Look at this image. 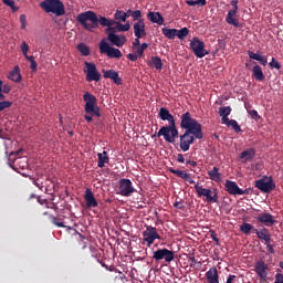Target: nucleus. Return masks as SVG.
<instances>
[{
    "mask_svg": "<svg viewBox=\"0 0 283 283\" xmlns=\"http://www.w3.org/2000/svg\"><path fill=\"white\" fill-rule=\"evenodd\" d=\"M177 161H179V163H185V157H184V155H181V154H179V155H177Z\"/></svg>",
    "mask_w": 283,
    "mask_h": 283,
    "instance_id": "63",
    "label": "nucleus"
},
{
    "mask_svg": "<svg viewBox=\"0 0 283 283\" xmlns=\"http://www.w3.org/2000/svg\"><path fill=\"white\" fill-rule=\"evenodd\" d=\"M193 189L195 191H197L198 197H205L207 202H218L219 200L218 192H214V195L212 196V191L210 189L202 188L201 186H199V184H196L193 186Z\"/></svg>",
    "mask_w": 283,
    "mask_h": 283,
    "instance_id": "12",
    "label": "nucleus"
},
{
    "mask_svg": "<svg viewBox=\"0 0 283 283\" xmlns=\"http://www.w3.org/2000/svg\"><path fill=\"white\" fill-rule=\"evenodd\" d=\"M134 21H138L142 18V11L140 10H134L132 15Z\"/></svg>",
    "mask_w": 283,
    "mask_h": 283,
    "instance_id": "51",
    "label": "nucleus"
},
{
    "mask_svg": "<svg viewBox=\"0 0 283 283\" xmlns=\"http://www.w3.org/2000/svg\"><path fill=\"white\" fill-rule=\"evenodd\" d=\"M30 69L33 70V72L36 71V69H38V63L35 62V60L32 61V62H30Z\"/></svg>",
    "mask_w": 283,
    "mask_h": 283,
    "instance_id": "59",
    "label": "nucleus"
},
{
    "mask_svg": "<svg viewBox=\"0 0 283 283\" xmlns=\"http://www.w3.org/2000/svg\"><path fill=\"white\" fill-rule=\"evenodd\" d=\"M186 3L190 7H196L198 4L197 0H187Z\"/></svg>",
    "mask_w": 283,
    "mask_h": 283,
    "instance_id": "61",
    "label": "nucleus"
},
{
    "mask_svg": "<svg viewBox=\"0 0 283 283\" xmlns=\"http://www.w3.org/2000/svg\"><path fill=\"white\" fill-rule=\"evenodd\" d=\"M103 74L105 78H111L116 85H123V78L119 77L118 72L115 70L103 69Z\"/></svg>",
    "mask_w": 283,
    "mask_h": 283,
    "instance_id": "19",
    "label": "nucleus"
},
{
    "mask_svg": "<svg viewBox=\"0 0 283 283\" xmlns=\"http://www.w3.org/2000/svg\"><path fill=\"white\" fill-rule=\"evenodd\" d=\"M149 49V44L143 43L142 45L138 46H133V52H135L136 55L139 57L144 56V52Z\"/></svg>",
    "mask_w": 283,
    "mask_h": 283,
    "instance_id": "36",
    "label": "nucleus"
},
{
    "mask_svg": "<svg viewBox=\"0 0 283 283\" xmlns=\"http://www.w3.org/2000/svg\"><path fill=\"white\" fill-rule=\"evenodd\" d=\"M52 223H53L55 227L65 228L64 223H63V222H59L56 218H54V219L52 220Z\"/></svg>",
    "mask_w": 283,
    "mask_h": 283,
    "instance_id": "57",
    "label": "nucleus"
},
{
    "mask_svg": "<svg viewBox=\"0 0 283 283\" xmlns=\"http://www.w3.org/2000/svg\"><path fill=\"white\" fill-rule=\"evenodd\" d=\"M161 33L166 39L174 40L176 38L177 29L163 28Z\"/></svg>",
    "mask_w": 283,
    "mask_h": 283,
    "instance_id": "37",
    "label": "nucleus"
},
{
    "mask_svg": "<svg viewBox=\"0 0 283 283\" xmlns=\"http://www.w3.org/2000/svg\"><path fill=\"white\" fill-rule=\"evenodd\" d=\"M254 234H256V237L260 240H265V239L270 238L271 232L268 229L263 228L261 230H258V229L254 230Z\"/></svg>",
    "mask_w": 283,
    "mask_h": 283,
    "instance_id": "39",
    "label": "nucleus"
},
{
    "mask_svg": "<svg viewBox=\"0 0 283 283\" xmlns=\"http://www.w3.org/2000/svg\"><path fill=\"white\" fill-rule=\"evenodd\" d=\"M269 66L271 69L281 70V64L275 60V57H272V61L269 63Z\"/></svg>",
    "mask_w": 283,
    "mask_h": 283,
    "instance_id": "47",
    "label": "nucleus"
},
{
    "mask_svg": "<svg viewBox=\"0 0 283 283\" xmlns=\"http://www.w3.org/2000/svg\"><path fill=\"white\" fill-rule=\"evenodd\" d=\"M150 67H155V70L160 71L163 69L161 59L158 56L151 57L149 62Z\"/></svg>",
    "mask_w": 283,
    "mask_h": 283,
    "instance_id": "38",
    "label": "nucleus"
},
{
    "mask_svg": "<svg viewBox=\"0 0 283 283\" xmlns=\"http://www.w3.org/2000/svg\"><path fill=\"white\" fill-rule=\"evenodd\" d=\"M219 116L221 117V123H227L228 122V116L232 114V107L231 106H220Z\"/></svg>",
    "mask_w": 283,
    "mask_h": 283,
    "instance_id": "25",
    "label": "nucleus"
},
{
    "mask_svg": "<svg viewBox=\"0 0 283 283\" xmlns=\"http://www.w3.org/2000/svg\"><path fill=\"white\" fill-rule=\"evenodd\" d=\"M258 222L264 224L265 227H273L275 224V219L271 213H261L256 218Z\"/></svg>",
    "mask_w": 283,
    "mask_h": 283,
    "instance_id": "21",
    "label": "nucleus"
},
{
    "mask_svg": "<svg viewBox=\"0 0 283 283\" xmlns=\"http://www.w3.org/2000/svg\"><path fill=\"white\" fill-rule=\"evenodd\" d=\"M77 51L83 55V56H88L91 53V50L87 45L84 43H81L77 45Z\"/></svg>",
    "mask_w": 283,
    "mask_h": 283,
    "instance_id": "40",
    "label": "nucleus"
},
{
    "mask_svg": "<svg viewBox=\"0 0 283 283\" xmlns=\"http://www.w3.org/2000/svg\"><path fill=\"white\" fill-rule=\"evenodd\" d=\"M255 156V150L253 148L247 149L240 155V159H243L244 163L253 160Z\"/></svg>",
    "mask_w": 283,
    "mask_h": 283,
    "instance_id": "32",
    "label": "nucleus"
},
{
    "mask_svg": "<svg viewBox=\"0 0 283 283\" xmlns=\"http://www.w3.org/2000/svg\"><path fill=\"white\" fill-rule=\"evenodd\" d=\"M9 80H11L14 83H20L22 80V75L20 73V67L14 66V69L9 74Z\"/></svg>",
    "mask_w": 283,
    "mask_h": 283,
    "instance_id": "30",
    "label": "nucleus"
},
{
    "mask_svg": "<svg viewBox=\"0 0 283 283\" xmlns=\"http://www.w3.org/2000/svg\"><path fill=\"white\" fill-rule=\"evenodd\" d=\"M1 91L3 94H9L11 92V86L9 84L1 85Z\"/></svg>",
    "mask_w": 283,
    "mask_h": 283,
    "instance_id": "53",
    "label": "nucleus"
},
{
    "mask_svg": "<svg viewBox=\"0 0 283 283\" xmlns=\"http://www.w3.org/2000/svg\"><path fill=\"white\" fill-rule=\"evenodd\" d=\"M268 269L269 265L263 261L260 260L255 263L254 265V272L256 273V275L260 279V282H265L266 277H268Z\"/></svg>",
    "mask_w": 283,
    "mask_h": 283,
    "instance_id": "15",
    "label": "nucleus"
},
{
    "mask_svg": "<svg viewBox=\"0 0 283 283\" xmlns=\"http://www.w3.org/2000/svg\"><path fill=\"white\" fill-rule=\"evenodd\" d=\"M140 39H142V38L136 36L135 41L133 42V48H135V46H140V45H142V44H140Z\"/></svg>",
    "mask_w": 283,
    "mask_h": 283,
    "instance_id": "60",
    "label": "nucleus"
},
{
    "mask_svg": "<svg viewBox=\"0 0 283 283\" xmlns=\"http://www.w3.org/2000/svg\"><path fill=\"white\" fill-rule=\"evenodd\" d=\"M210 237L216 242V245H220V240H219L218 234L216 233L214 230H210Z\"/></svg>",
    "mask_w": 283,
    "mask_h": 283,
    "instance_id": "48",
    "label": "nucleus"
},
{
    "mask_svg": "<svg viewBox=\"0 0 283 283\" xmlns=\"http://www.w3.org/2000/svg\"><path fill=\"white\" fill-rule=\"evenodd\" d=\"M249 114L252 116L253 119L260 118L259 112L255 109L250 111Z\"/></svg>",
    "mask_w": 283,
    "mask_h": 283,
    "instance_id": "56",
    "label": "nucleus"
},
{
    "mask_svg": "<svg viewBox=\"0 0 283 283\" xmlns=\"http://www.w3.org/2000/svg\"><path fill=\"white\" fill-rule=\"evenodd\" d=\"M115 20L118 22H126L127 18L124 11L117 10L115 13Z\"/></svg>",
    "mask_w": 283,
    "mask_h": 283,
    "instance_id": "43",
    "label": "nucleus"
},
{
    "mask_svg": "<svg viewBox=\"0 0 283 283\" xmlns=\"http://www.w3.org/2000/svg\"><path fill=\"white\" fill-rule=\"evenodd\" d=\"M17 165H18L20 168H22L23 170L29 167L28 159L24 158V157H21L20 159H18Z\"/></svg>",
    "mask_w": 283,
    "mask_h": 283,
    "instance_id": "44",
    "label": "nucleus"
},
{
    "mask_svg": "<svg viewBox=\"0 0 283 283\" xmlns=\"http://www.w3.org/2000/svg\"><path fill=\"white\" fill-rule=\"evenodd\" d=\"M206 280L207 283H220L218 268H210V270L206 272Z\"/></svg>",
    "mask_w": 283,
    "mask_h": 283,
    "instance_id": "23",
    "label": "nucleus"
},
{
    "mask_svg": "<svg viewBox=\"0 0 283 283\" xmlns=\"http://www.w3.org/2000/svg\"><path fill=\"white\" fill-rule=\"evenodd\" d=\"M221 124L227 125V127H232V129L237 134L241 133V127L239 126V123L235 119L228 118L227 122H221Z\"/></svg>",
    "mask_w": 283,
    "mask_h": 283,
    "instance_id": "35",
    "label": "nucleus"
},
{
    "mask_svg": "<svg viewBox=\"0 0 283 283\" xmlns=\"http://www.w3.org/2000/svg\"><path fill=\"white\" fill-rule=\"evenodd\" d=\"M238 0H232L231 1V6L232 9L228 11V15L226 18V21L229 25H232L233 28H240L241 24L239 22V20L237 19V13L239 10V6H238Z\"/></svg>",
    "mask_w": 283,
    "mask_h": 283,
    "instance_id": "10",
    "label": "nucleus"
},
{
    "mask_svg": "<svg viewBox=\"0 0 283 283\" xmlns=\"http://www.w3.org/2000/svg\"><path fill=\"white\" fill-rule=\"evenodd\" d=\"M208 176H210L212 181L220 182L222 174L220 172V168L213 167L211 170H208Z\"/></svg>",
    "mask_w": 283,
    "mask_h": 283,
    "instance_id": "29",
    "label": "nucleus"
},
{
    "mask_svg": "<svg viewBox=\"0 0 283 283\" xmlns=\"http://www.w3.org/2000/svg\"><path fill=\"white\" fill-rule=\"evenodd\" d=\"M189 261L191 262L190 268L195 269L196 264L198 263V260L193 255H191L189 256Z\"/></svg>",
    "mask_w": 283,
    "mask_h": 283,
    "instance_id": "55",
    "label": "nucleus"
},
{
    "mask_svg": "<svg viewBox=\"0 0 283 283\" xmlns=\"http://www.w3.org/2000/svg\"><path fill=\"white\" fill-rule=\"evenodd\" d=\"M2 1H3L4 4H7L8 7H10L13 12L19 11V7H15L14 0H2Z\"/></svg>",
    "mask_w": 283,
    "mask_h": 283,
    "instance_id": "45",
    "label": "nucleus"
},
{
    "mask_svg": "<svg viewBox=\"0 0 283 283\" xmlns=\"http://www.w3.org/2000/svg\"><path fill=\"white\" fill-rule=\"evenodd\" d=\"M253 72V77L258 81V82H263L265 80V75L262 71V67L260 65H255L252 69Z\"/></svg>",
    "mask_w": 283,
    "mask_h": 283,
    "instance_id": "31",
    "label": "nucleus"
},
{
    "mask_svg": "<svg viewBox=\"0 0 283 283\" xmlns=\"http://www.w3.org/2000/svg\"><path fill=\"white\" fill-rule=\"evenodd\" d=\"M0 138L8 139V135L3 132V129H0Z\"/></svg>",
    "mask_w": 283,
    "mask_h": 283,
    "instance_id": "64",
    "label": "nucleus"
},
{
    "mask_svg": "<svg viewBox=\"0 0 283 283\" xmlns=\"http://www.w3.org/2000/svg\"><path fill=\"white\" fill-rule=\"evenodd\" d=\"M189 35V30L185 27L181 28L180 30H177L176 36L179 40H185Z\"/></svg>",
    "mask_w": 283,
    "mask_h": 283,
    "instance_id": "41",
    "label": "nucleus"
},
{
    "mask_svg": "<svg viewBox=\"0 0 283 283\" xmlns=\"http://www.w3.org/2000/svg\"><path fill=\"white\" fill-rule=\"evenodd\" d=\"M83 101L84 105V119L92 123L93 116L101 117V108L98 106V99L96 95H92L90 92H84Z\"/></svg>",
    "mask_w": 283,
    "mask_h": 283,
    "instance_id": "3",
    "label": "nucleus"
},
{
    "mask_svg": "<svg viewBox=\"0 0 283 283\" xmlns=\"http://www.w3.org/2000/svg\"><path fill=\"white\" fill-rule=\"evenodd\" d=\"M77 22L84 30L92 32L98 28V15L94 11H85L77 15Z\"/></svg>",
    "mask_w": 283,
    "mask_h": 283,
    "instance_id": "4",
    "label": "nucleus"
},
{
    "mask_svg": "<svg viewBox=\"0 0 283 283\" xmlns=\"http://www.w3.org/2000/svg\"><path fill=\"white\" fill-rule=\"evenodd\" d=\"M84 200H85L86 208H88V209L97 208L98 207V201L94 197V195H93L91 189H86L85 190V192H84Z\"/></svg>",
    "mask_w": 283,
    "mask_h": 283,
    "instance_id": "18",
    "label": "nucleus"
},
{
    "mask_svg": "<svg viewBox=\"0 0 283 283\" xmlns=\"http://www.w3.org/2000/svg\"><path fill=\"white\" fill-rule=\"evenodd\" d=\"M126 57L132 62H136L140 56L136 53L135 54L129 53L128 55H126Z\"/></svg>",
    "mask_w": 283,
    "mask_h": 283,
    "instance_id": "54",
    "label": "nucleus"
},
{
    "mask_svg": "<svg viewBox=\"0 0 283 283\" xmlns=\"http://www.w3.org/2000/svg\"><path fill=\"white\" fill-rule=\"evenodd\" d=\"M106 32L108 34H111V33L116 34V32H118L117 24H113V25L107 27Z\"/></svg>",
    "mask_w": 283,
    "mask_h": 283,
    "instance_id": "49",
    "label": "nucleus"
},
{
    "mask_svg": "<svg viewBox=\"0 0 283 283\" xmlns=\"http://www.w3.org/2000/svg\"><path fill=\"white\" fill-rule=\"evenodd\" d=\"M255 229L251 223L243 222L242 226H240V232H242L244 235H250L251 232L254 233Z\"/></svg>",
    "mask_w": 283,
    "mask_h": 283,
    "instance_id": "34",
    "label": "nucleus"
},
{
    "mask_svg": "<svg viewBox=\"0 0 283 283\" xmlns=\"http://www.w3.org/2000/svg\"><path fill=\"white\" fill-rule=\"evenodd\" d=\"M115 25H117L118 32H127L130 30V24L128 23H120L119 21H116Z\"/></svg>",
    "mask_w": 283,
    "mask_h": 283,
    "instance_id": "42",
    "label": "nucleus"
},
{
    "mask_svg": "<svg viewBox=\"0 0 283 283\" xmlns=\"http://www.w3.org/2000/svg\"><path fill=\"white\" fill-rule=\"evenodd\" d=\"M274 282L273 283H283V274L282 271L279 269L276 270V274L274 276Z\"/></svg>",
    "mask_w": 283,
    "mask_h": 283,
    "instance_id": "46",
    "label": "nucleus"
},
{
    "mask_svg": "<svg viewBox=\"0 0 283 283\" xmlns=\"http://www.w3.org/2000/svg\"><path fill=\"white\" fill-rule=\"evenodd\" d=\"M30 51V45L25 42L22 43L21 45V52L23 53V55L28 54Z\"/></svg>",
    "mask_w": 283,
    "mask_h": 283,
    "instance_id": "52",
    "label": "nucleus"
},
{
    "mask_svg": "<svg viewBox=\"0 0 283 283\" xmlns=\"http://www.w3.org/2000/svg\"><path fill=\"white\" fill-rule=\"evenodd\" d=\"M143 235H144V241L147 243L148 248H150L154 244L156 239L158 240L161 239L156 228L151 226L146 227V230H144Z\"/></svg>",
    "mask_w": 283,
    "mask_h": 283,
    "instance_id": "14",
    "label": "nucleus"
},
{
    "mask_svg": "<svg viewBox=\"0 0 283 283\" xmlns=\"http://www.w3.org/2000/svg\"><path fill=\"white\" fill-rule=\"evenodd\" d=\"M148 19L151 23L163 25L165 23V19L161 17L159 12H149Z\"/></svg>",
    "mask_w": 283,
    "mask_h": 283,
    "instance_id": "28",
    "label": "nucleus"
},
{
    "mask_svg": "<svg viewBox=\"0 0 283 283\" xmlns=\"http://www.w3.org/2000/svg\"><path fill=\"white\" fill-rule=\"evenodd\" d=\"M111 161V158L107 154V151H103V154L98 153L97 154V167L98 168H104L107 163Z\"/></svg>",
    "mask_w": 283,
    "mask_h": 283,
    "instance_id": "26",
    "label": "nucleus"
},
{
    "mask_svg": "<svg viewBox=\"0 0 283 283\" xmlns=\"http://www.w3.org/2000/svg\"><path fill=\"white\" fill-rule=\"evenodd\" d=\"M235 277H237L235 275L230 274L229 277L227 279V282H226V283H233L234 280H235Z\"/></svg>",
    "mask_w": 283,
    "mask_h": 283,
    "instance_id": "62",
    "label": "nucleus"
},
{
    "mask_svg": "<svg viewBox=\"0 0 283 283\" xmlns=\"http://www.w3.org/2000/svg\"><path fill=\"white\" fill-rule=\"evenodd\" d=\"M168 171H170V174L188 181L190 185H195L196 181L192 180L190 177L191 175L186 172L185 170H180V169H175V168H168Z\"/></svg>",
    "mask_w": 283,
    "mask_h": 283,
    "instance_id": "22",
    "label": "nucleus"
},
{
    "mask_svg": "<svg viewBox=\"0 0 283 283\" xmlns=\"http://www.w3.org/2000/svg\"><path fill=\"white\" fill-rule=\"evenodd\" d=\"M224 187L231 196H244L248 193V190L240 189L235 181L227 180Z\"/></svg>",
    "mask_w": 283,
    "mask_h": 283,
    "instance_id": "16",
    "label": "nucleus"
},
{
    "mask_svg": "<svg viewBox=\"0 0 283 283\" xmlns=\"http://www.w3.org/2000/svg\"><path fill=\"white\" fill-rule=\"evenodd\" d=\"M174 207L179 209V210H184L185 209V206H182V201H176L174 203Z\"/></svg>",
    "mask_w": 283,
    "mask_h": 283,
    "instance_id": "58",
    "label": "nucleus"
},
{
    "mask_svg": "<svg viewBox=\"0 0 283 283\" xmlns=\"http://www.w3.org/2000/svg\"><path fill=\"white\" fill-rule=\"evenodd\" d=\"M248 56H250L251 60L258 61L260 65L265 66L268 64V57L265 55H260L252 51H248Z\"/></svg>",
    "mask_w": 283,
    "mask_h": 283,
    "instance_id": "27",
    "label": "nucleus"
},
{
    "mask_svg": "<svg viewBox=\"0 0 283 283\" xmlns=\"http://www.w3.org/2000/svg\"><path fill=\"white\" fill-rule=\"evenodd\" d=\"M107 40L117 48H123L127 42L126 35L116 33H108Z\"/></svg>",
    "mask_w": 283,
    "mask_h": 283,
    "instance_id": "17",
    "label": "nucleus"
},
{
    "mask_svg": "<svg viewBox=\"0 0 283 283\" xmlns=\"http://www.w3.org/2000/svg\"><path fill=\"white\" fill-rule=\"evenodd\" d=\"M134 192H136V188L133 187V184L129 179H120L118 181V193L122 197L128 198Z\"/></svg>",
    "mask_w": 283,
    "mask_h": 283,
    "instance_id": "11",
    "label": "nucleus"
},
{
    "mask_svg": "<svg viewBox=\"0 0 283 283\" xmlns=\"http://www.w3.org/2000/svg\"><path fill=\"white\" fill-rule=\"evenodd\" d=\"M153 259L156 262H160L161 260H165V262L170 263L175 259L174 251H170L168 249H159L153 253Z\"/></svg>",
    "mask_w": 283,
    "mask_h": 283,
    "instance_id": "13",
    "label": "nucleus"
},
{
    "mask_svg": "<svg viewBox=\"0 0 283 283\" xmlns=\"http://www.w3.org/2000/svg\"><path fill=\"white\" fill-rule=\"evenodd\" d=\"M190 50L198 59H203L209 52L206 50V43L200 41L198 36H193L190 41Z\"/></svg>",
    "mask_w": 283,
    "mask_h": 283,
    "instance_id": "7",
    "label": "nucleus"
},
{
    "mask_svg": "<svg viewBox=\"0 0 283 283\" xmlns=\"http://www.w3.org/2000/svg\"><path fill=\"white\" fill-rule=\"evenodd\" d=\"M98 50H99V53L106 54L107 57H109V59L119 60L120 57H123V52L119 49L112 46L105 40H102V42H99Z\"/></svg>",
    "mask_w": 283,
    "mask_h": 283,
    "instance_id": "6",
    "label": "nucleus"
},
{
    "mask_svg": "<svg viewBox=\"0 0 283 283\" xmlns=\"http://www.w3.org/2000/svg\"><path fill=\"white\" fill-rule=\"evenodd\" d=\"M255 188L261 192L271 193L276 188L273 177H264L255 181Z\"/></svg>",
    "mask_w": 283,
    "mask_h": 283,
    "instance_id": "9",
    "label": "nucleus"
},
{
    "mask_svg": "<svg viewBox=\"0 0 283 283\" xmlns=\"http://www.w3.org/2000/svg\"><path fill=\"white\" fill-rule=\"evenodd\" d=\"M2 85H3V81L0 80V113H2L3 111L10 108L12 106V102L10 101H4L6 99V95L2 92Z\"/></svg>",
    "mask_w": 283,
    "mask_h": 283,
    "instance_id": "24",
    "label": "nucleus"
},
{
    "mask_svg": "<svg viewBox=\"0 0 283 283\" xmlns=\"http://www.w3.org/2000/svg\"><path fill=\"white\" fill-rule=\"evenodd\" d=\"M158 116L161 120L168 122V126H163L158 130V138L164 137L165 142L174 144L175 138L179 137V130L176 126L174 116L170 114L167 107H160Z\"/></svg>",
    "mask_w": 283,
    "mask_h": 283,
    "instance_id": "2",
    "label": "nucleus"
},
{
    "mask_svg": "<svg viewBox=\"0 0 283 283\" xmlns=\"http://www.w3.org/2000/svg\"><path fill=\"white\" fill-rule=\"evenodd\" d=\"M40 7L45 13H52L56 17H62L65 14V7L60 0H45L40 3Z\"/></svg>",
    "mask_w": 283,
    "mask_h": 283,
    "instance_id": "5",
    "label": "nucleus"
},
{
    "mask_svg": "<svg viewBox=\"0 0 283 283\" xmlns=\"http://www.w3.org/2000/svg\"><path fill=\"white\" fill-rule=\"evenodd\" d=\"M84 65H85V70H84L85 81L86 82H99L102 78V75L97 70L96 64H94L92 62H84Z\"/></svg>",
    "mask_w": 283,
    "mask_h": 283,
    "instance_id": "8",
    "label": "nucleus"
},
{
    "mask_svg": "<svg viewBox=\"0 0 283 283\" xmlns=\"http://www.w3.org/2000/svg\"><path fill=\"white\" fill-rule=\"evenodd\" d=\"M180 128L186 129L185 134L179 136V148L181 151L186 153L195 144L196 139L205 138L202 133V126L198 119H193L191 113L186 112L180 117Z\"/></svg>",
    "mask_w": 283,
    "mask_h": 283,
    "instance_id": "1",
    "label": "nucleus"
},
{
    "mask_svg": "<svg viewBox=\"0 0 283 283\" xmlns=\"http://www.w3.org/2000/svg\"><path fill=\"white\" fill-rule=\"evenodd\" d=\"M20 22H21V29L24 30L28 27L27 17L24 14H21Z\"/></svg>",
    "mask_w": 283,
    "mask_h": 283,
    "instance_id": "50",
    "label": "nucleus"
},
{
    "mask_svg": "<svg viewBox=\"0 0 283 283\" xmlns=\"http://www.w3.org/2000/svg\"><path fill=\"white\" fill-rule=\"evenodd\" d=\"M134 34L137 39H143L146 36L144 20H137V22L134 23Z\"/></svg>",
    "mask_w": 283,
    "mask_h": 283,
    "instance_id": "20",
    "label": "nucleus"
},
{
    "mask_svg": "<svg viewBox=\"0 0 283 283\" xmlns=\"http://www.w3.org/2000/svg\"><path fill=\"white\" fill-rule=\"evenodd\" d=\"M115 23H116V20H111L105 17L97 18V24L102 25L103 28L114 27Z\"/></svg>",
    "mask_w": 283,
    "mask_h": 283,
    "instance_id": "33",
    "label": "nucleus"
}]
</instances>
